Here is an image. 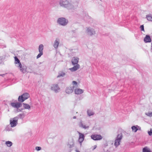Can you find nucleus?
Here are the masks:
<instances>
[{
    "label": "nucleus",
    "instance_id": "obj_1",
    "mask_svg": "<svg viewBox=\"0 0 152 152\" xmlns=\"http://www.w3.org/2000/svg\"><path fill=\"white\" fill-rule=\"evenodd\" d=\"M59 3L61 7L69 10L74 9L77 6L74 3L69 2L67 0H60Z\"/></svg>",
    "mask_w": 152,
    "mask_h": 152
},
{
    "label": "nucleus",
    "instance_id": "obj_2",
    "mask_svg": "<svg viewBox=\"0 0 152 152\" xmlns=\"http://www.w3.org/2000/svg\"><path fill=\"white\" fill-rule=\"evenodd\" d=\"M30 97L29 94L28 93H25L19 96L18 98V102H23Z\"/></svg>",
    "mask_w": 152,
    "mask_h": 152
},
{
    "label": "nucleus",
    "instance_id": "obj_3",
    "mask_svg": "<svg viewBox=\"0 0 152 152\" xmlns=\"http://www.w3.org/2000/svg\"><path fill=\"white\" fill-rule=\"evenodd\" d=\"M57 22L60 25L65 26L68 23V21L65 18L63 17H61L58 18Z\"/></svg>",
    "mask_w": 152,
    "mask_h": 152
},
{
    "label": "nucleus",
    "instance_id": "obj_4",
    "mask_svg": "<svg viewBox=\"0 0 152 152\" xmlns=\"http://www.w3.org/2000/svg\"><path fill=\"white\" fill-rule=\"evenodd\" d=\"M122 137L121 133L118 134L116 137L114 142V145L116 147H118L120 145V142Z\"/></svg>",
    "mask_w": 152,
    "mask_h": 152
},
{
    "label": "nucleus",
    "instance_id": "obj_5",
    "mask_svg": "<svg viewBox=\"0 0 152 152\" xmlns=\"http://www.w3.org/2000/svg\"><path fill=\"white\" fill-rule=\"evenodd\" d=\"M91 138L94 140H99L102 139V137L100 134H93L91 136Z\"/></svg>",
    "mask_w": 152,
    "mask_h": 152
},
{
    "label": "nucleus",
    "instance_id": "obj_6",
    "mask_svg": "<svg viewBox=\"0 0 152 152\" xmlns=\"http://www.w3.org/2000/svg\"><path fill=\"white\" fill-rule=\"evenodd\" d=\"M18 120L14 117L10 120V124L11 127L15 126L18 124Z\"/></svg>",
    "mask_w": 152,
    "mask_h": 152
},
{
    "label": "nucleus",
    "instance_id": "obj_7",
    "mask_svg": "<svg viewBox=\"0 0 152 152\" xmlns=\"http://www.w3.org/2000/svg\"><path fill=\"white\" fill-rule=\"evenodd\" d=\"M21 103L19 102L16 103L11 102L10 103V104L13 107L18 109L22 106V104Z\"/></svg>",
    "mask_w": 152,
    "mask_h": 152
},
{
    "label": "nucleus",
    "instance_id": "obj_8",
    "mask_svg": "<svg viewBox=\"0 0 152 152\" xmlns=\"http://www.w3.org/2000/svg\"><path fill=\"white\" fill-rule=\"evenodd\" d=\"M51 89L52 90L54 91L55 92L57 93L60 88L57 84H55L52 85Z\"/></svg>",
    "mask_w": 152,
    "mask_h": 152
},
{
    "label": "nucleus",
    "instance_id": "obj_9",
    "mask_svg": "<svg viewBox=\"0 0 152 152\" xmlns=\"http://www.w3.org/2000/svg\"><path fill=\"white\" fill-rule=\"evenodd\" d=\"M75 86H73L72 87H69L66 88V92L67 94H70L73 92L74 90Z\"/></svg>",
    "mask_w": 152,
    "mask_h": 152
},
{
    "label": "nucleus",
    "instance_id": "obj_10",
    "mask_svg": "<svg viewBox=\"0 0 152 152\" xmlns=\"http://www.w3.org/2000/svg\"><path fill=\"white\" fill-rule=\"evenodd\" d=\"M26 115L24 111L22 113L20 114L17 116L15 117L16 119L18 121V119L23 120Z\"/></svg>",
    "mask_w": 152,
    "mask_h": 152
},
{
    "label": "nucleus",
    "instance_id": "obj_11",
    "mask_svg": "<svg viewBox=\"0 0 152 152\" xmlns=\"http://www.w3.org/2000/svg\"><path fill=\"white\" fill-rule=\"evenodd\" d=\"M59 43V39L58 38H56L53 44V46L56 49L58 48Z\"/></svg>",
    "mask_w": 152,
    "mask_h": 152
},
{
    "label": "nucleus",
    "instance_id": "obj_12",
    "mask_svg": "<svg viewBox=\"0 0 152 152\" xmlns=\"http://www.w3.org/2000/svg\"><path fill=\"white\" fill-rule=\"evenodd\" d=\"M79 126L83 129H88L89 128V126H86L85 124L83 123L82 121H80L79 124Z\"/></svg>",
    "mask_w": 152,
    "mask_h": 152
},
{
    "label": "nucleus",
    "instance_id": "obj_13",
    "mask_svg": "<svg viewBox=\"0 0 152 152\" xmlns=\"http://www.w3.org/2000/svg\"><path fill=\"white\" fill-rule=\"evenodd\" d=\"M86 31L88 34L91 36L95 34L94 30L90 28H88Z\"/></svg>",
    "mask_w": 152,
    "mask_h": 152
},
{
    "label": "nucleus",
    "instance_id": "obj_14",
    "mask_svg": "<svg viewBox=\"0 0 152 152\" xmlns=\"http://www.w3.org/2000/svg\"><path fill=\"white\" fill-rule=\"evenodd\" d=\"M144 42L146 43L151 42V40L150 36L146 35L144 38Z\"/></svg>",
    "mask_w": 152,
    "mask_h": 152
},
{
    "label": "nucleus",
    "instance_id": "obj_15",
    "mask_svg": "<svg viewBox=\"0 0 152 152\" xmlns=\"http://www.w3.org/2000/svg\"><path fill=\"white\" fill-rule=\"evenodd\" d=\"M18 66L19 68L20 71L23 73H25L26 72V66H22L21 64V66Z\"/></svg>",
    "mask_w": 152,
    "mask_h": 152
},
{
    "label": "nucleus",
    "instance_id": "obj_16",
    "mask_svg": "<svg viewBox=\"0 0 152 152\" xmlns=\"http://www.w3.org/2000/svg\"><path fill=\"white\" fill-rule=\"evenodd\" d=\"M75 93L76 94H82L84 91V90L83 89L77 88H75Z\"/></svg>",
    "mask_w": 152,
    "mask_h": 152
},
{
    "label": "nucleus",
    "instance_id": "obj_17",
    "mask_svg": "<svg viewBox=\"0 0 152 152\" xmlns=\"http://www.w3.org/2000/svg\"><path fill=\"white\" fill-rule=\"evenodd\" d=\"M80 68V66L79 64H77L76 65L74 66L73 67L69 68V69L71 72H74L76 71Z\"/></svg>",
    "mask_w": 152,
    "mask_h": 152
},
{
    "label": "nucleus",
    "instance_id": "obj_18",
    "mask_svg": "<svg viewBox=\"0 0 152 152\" xmlns=\"http://www.w3.org/2000/svg\"><path fill=\"white\" fill-rule=\"evenodd\" d=\"M79 58H77L73 57L72 60V64L73 65H75L76 64H78L77 63L78 62Z\"/></svg>",
    "mask_w": 152,
    "mask_h": 152
},
{
    "label": "nucleus",
    "instance_id": "obj_19",
    "mask_svg": "<svg viewBox=\"0 0 152 152\" xmlns=\"http://www.w3.org/2000/svg\"><path fill=\"white\" fill-rule=\"evenodd\" d=\"M78 134H79L78 140L84 141L85 137L84 134L79 132H78Z\"/></svg>",
    "mask_w": 152,
    "mask_h": 152
},
{
    "label": "nucleus",
    "instance_id": "obj_20",
    "mask_svg": "<svg viewBox=\"0 0 152 152\" xmlns=\"http://www.w3.org/2000/svg\"><path fill=\"white\" fill-rule=\"evenodd\" d=\"M138 128H140V129H141V128L138 125L133 126L131 127L132 131L135 132H136L138 130Z\"/></svg>",
    "mask_w": 152,
    "mask_h": 152
},
{
    "label": "nucleus",
    "instance_id": "obj_21",
    "mask_svg": "<svg viewBox=\"0 0 152 152\" xmlns=\"http://www.w3.org/2000/svg\"><path fill=\"white\" fill-rule=\"evenodd\" d=\"M15 62V64H18V66H21V62L18 58V57L15 56L14 57Z\"/></svg>",
    "mask_w": 152,
    "mask_h": 152
},
{
    "label": "nucleus",
    "instance_id": "obj_22",
    "mask_svg": "<svg viewBox=\"0 0 152 152\" xmlns=\"http://www.w3.org/2000/svg\"><path fill=\"white\" fill-rule=\"evenodd\" d=\"M23 107L24 109H28L30 110L31 109L30 106L27 104L23 103Z\"/></svg>",
    "mask_w": 152,
    "mask_h": 152
},
{
    "label": "nucleus",
    "instance_id": "obj_23",
    "mask_svg": "<svg viewBox=\"0 0 152 152\" xmlns=\"http://www.w3.org/2000/svg\"><path fill=\"white\" fill-rule=\"evenodd\" d=\"M65 75V73L62 71H60L58 72V75L57 76V77L58 78L61 77H64Z\"/></svg>",
    "mask_w": 152,
    "mask_h": 152
},
{
    "label": "nucleus",
    "instance_id": "obj_24",
    "mask_svg": "<svg viewBox=\"0 0 152 152\" xmlns=\"http://www.w3.org/2000/svg\"><path fill=\"white\" fill-rule=\"evenodd\" d=\"M146 18L148 21H152V15L149 14L146 15Z\"/></svg>",
    "mask_w": 152,
    "mask_h": 152
},
{
    "label": "nucleus",
    "instance_id": "obj_25",
    "mask_svg": "<svg viewBox=\"0 0 152 152\" xmlns=\"http://www.w3.org/2000/svg\"><path fill=\"white\" fill-rule=\"evenodd\" d=\"M44 49V46L42 44H40L39 45V52L43 53V50Z\"/></svg>",
    "mask_w": 152,
    "mask_h": 152
},
{
    "label": "nucleus",
    "instance_id": "obj_26",
    "mask_svg": "<svg viewBox=\"0 0 152 152\" xmlns=\"http://www.w3.org/2000/svg\"><path fill=\"white\" fill-rule=\"evenodd\" d=\"M83 15H84V16H83V19L85 21H88L87 20V18H89V16L88 15V14L86 12H83Z\"/></svg>",
    "mask_w": 152,
    "mask_h": 152
},
{
    "label": "nucleus",
    "instance_id": "obj_27",
    "mask_svg": "<svg viewBox=\"0 0 152 152\" xmlns=\"http://www.w3.org/2000/svg\"><path fill=\"white\" fill-rule=\"evenodd\" d=\"M6 144L8 147H10L12 146V142L10 141H8L6 142Z\"/></svg>",
    "mask_w": 152,
    "mask_h": 152
},
{
    "label": "nucleus",
    "instance_id": "obj_28",
    "mask_svg": "<svg viewBox=\"0 0 152 152\" xmlns=\"http://www.w3.org/2000/svg\"><path fill=\"white\" fill-rule=\"evenodd\" d=\"M87 113L88 116H91L94 115V113L90 110H88Z\"/></svg>",
    "mask_w": 152,
    "mask_h": 152
},
{
    "label": "nucleus",
    "instance_id": "obj_29",
    "mask_svg": "<svg viewBox=\"0 0 152 152\" xmlns=\"http://www.w3.org/2000/svg\"><path fill=\"white\" fill-rule=\"evenodd\" d=\"M143 152H151L149 149H148L147 147L143 148L142 149Z\"/></svg>",
    "mask_w": 152,
    "mask_h": 152
},
{
    "label": "nucleus",
    "instance_id": "obj_30",
    "mask_svg": "<svg viewBox=\"0 0 152 152\" xmlns=\"http://www.w3.org/2000/svg\"><path fill=\"white\" fill-rule=\"evenodd\" d=\"M11 127V125H8L6 127V130L7 131H11L12 129Z\"/></svg>",
    "mask_w": 152,
    "mask_h": 152
},
{
    "label": "nucleus",
    "instance_id": "obj_31",
    "mask_svg": "<svg viewBox=\"0 0 152 152\" xmlns=\"http://www.w3.org/2000/svg\"><path fill=\"white\" fill-rule=\"evenodd\" d=\"M39 53L37 55V58H40L42 55H43V53L39 52Z\"/></svg>",
    "mask_w": 152,
    "mask_h": 152
},
{
    "label": "nucleus",
    "instance_id": "obj_32",
    "mask_svg": "<svg viewBox=\"0 0 152 152\" xmlns=\"http://www.w3.org/2000/svg\"><path fill=\"white\" fill-rule=\"evenodd\" d=\"M140 28L141 31H145L144 29V26L143 25H141L140 27Z\"/></svg>",
    "mask_w": 152,
    "mask_h": 152
},
{
    "label": "nucleus",
    "instance_id": "obj_33",
    "mask_svg": "<svg viewBox=\"0 0 152 152\" xmlns=\"http://www.w3.org/2000/svg\"><path fill=\"white\" fill-rule=\"evenodd\" d=\"M35 149L37 151H39L41 149V148L39 146H37L35 148Z\"/></svg>",
    "mask_w": 152,
    "mask_h": 152
},
{
    "label": "nucleus",
    "instance_id": "obj_34",
    "mask_svg": "<svg viewBox=\"0 0 152 152\" xmlns=\"http://www.w3.org/2000/svg\"><path fill=\"white\" fill-rule=\"evenodd\" d=\"M146 114L147 116L149 117H151L152 116V112L148 113H146Z\"/></svg>",
    "mask_w": 152,
    "mask_h": 152
},
{
    "label": "nucleus",
    "instance_id": "obj_35",
    "mask_svg": "<svg viewBox=\"0 0 152 152\" xmlns=\"http://www.w3.org/2000/svg\"><path fill=\"white\" fill-rule=\"evenodd\" d=\"M72 83L73 85H75L76 86H77V82L75 81H72Z\"/></svg>",
    "mask_w": 152,
    "mask_h": 152
},
{
    "label": "nucleus",
    "instance_id": "obj_36",
    "mask_svg": "<svg viewBox=\"0 0 152 152\" xmlns=\"http://www.w3.org/2000/svg\"><path fill=\"white\" fill-rule=\"evenodd\" d=\"M148 133L149 136H151L152 135V130L151 129L150 131H148Z\"/></svg>",
    "mask_w": 152,
    "mask_h": 152
},
{
    "label": "nucleus",
    "instance_id": "obj_37",
    "mask_svg": "<svg viewBox=\"0 0 152 152\" xmlns=\"http://www.w3.org/2000/svg\"><path fill=\"white\" fill-rule=\"evenodd\" d=\"M74 143H73L72 144H68V145L69 146V148H72L73 147H74Z\"/></svg>",
    "mask_w": 152,
    "mask_h": 152
},
{
    "label": "nucleus",
    "instance_id": "obj_38",
    "mask_svg": "<svg viewBox=\"0 0 152 152\" xmlns=\"http://www.w3.org/2000/svg\"><path fill=\"white\" fill-rule=\"evenodd\" d=\"M24 109L23 108H20V109H19L18 108L17 109V111L18 112H21L22 111V110Z\"/></svg>",
    "mask_w": 152,
    "mask_h": 152
},
{
    "label": "nucleus",
    "instance_id": "obj_39",
    "mask_svg": "<svg viewBox=\"0 0 152 152\" xmlns=\"http://www.w3.org/2000/svg\"><path fill=\"white\" fill-rule=\"evenodd\" d=\"M78 141H79V142L80 144V146H81L82 145V143L83 141H81V140H78Z\"/></svg>",
    "mask_w": 152,
    "mask_h": 152
},
{
    "label": "nucleus",
    "instance_id": "obj_40",
    "mask_svg": "<svg viewBox=\"0 0 152 152\" xmlns=\"http://www.w3.org/2000/svg\"><path fill=\"white\" fill-rule=\"evenodd\" d=\"M97 147V146L96 145H95L94 146V148L93 149V150L95 149Z\"/></svg>",
    "mask_w": 152,
    "mask_h": 152
},
{
    "label": "nucleus",
    "instance_id": "obj_41",
    "mask_svg": "<svg viewBox=\"0 0 152 152\" xmlns=\"http://www.w3.org/2000/svg\"><path fill=\"white\" fill-rule=\"evenodd\" d=\"M4 75V74H0V76H2V77H3Z\"/></svg>",
    "mask_w": 152,
    "mask_h": 152
},
{
    "label": "nucleus",
    "instance_id": "obj_42",
    "mask_svg": "<svg viewBox=\"0 0 152 152\" xmlns=\"http://www.w3.org/2000/svg\"><path fill=\"white\" fill-rule=\"evenodd\" d=\"M76 118V116H74L73 117V119H75Z\"/></svg>",
    "mask_w": 152,
    "mask_h": 152
},
{
    "label": "nucleus",
    "instance_id": "obj_43",
    "mask_svg": "<svg viewBox=\"0 0 152 152\" xmlns=\"http://www.w3.org/2000/svg\"><path fill=\"white\" fill-rule=\"evenodd\" d=\"M75 151L76 152H80V151H79L78 150H75Z\"/></svg>",
    "mask_w": 152,
    "mask_h": 152
},
{
    "label": "nucleus",
    "instance_id": "obj_44",
    "mask_svg": "<svg viewBox=\"0 0 152 152\" xmlns=\"http://www.w3.org/2000/svg\"><path fill=\"white\" fill-rule=\"evenodd\" d=\"M151 50H152V43H151Z\"/></svg>",
    "mask_w": 152,
    "mask_h": 152
},
{
    "label": "nucleus",
    "instance_id": "obj_45",
    "mask_svg": "<svg viewBox=\"0 0 152 152\" xmlns=\"http://www.w3.org/2000/svg\"><path fill=\"white\" fill-rule=\"evenodd\" d=\"M138 130H141V129H140V128H138Z\"/></svg>",
    "mask_w": 152,
    "mask_h": 152
}]
</instances>
